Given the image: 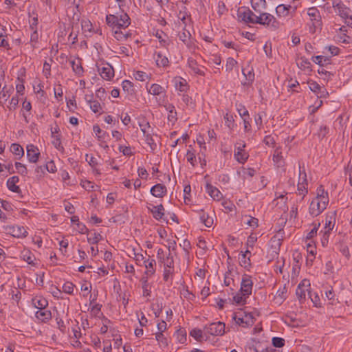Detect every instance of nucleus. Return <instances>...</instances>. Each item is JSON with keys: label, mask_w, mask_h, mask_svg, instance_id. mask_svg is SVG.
<instances>
[{"label": "nucleus", "mask_w": 352, "mask_h": 352, "mask_svg": "<svg viewBox=\"0 0 352 352\" xmlns=\"http://www.w3.org/2000/svg\"><path fill=\"white\" fill-rule=\"evenodd\" d=\"M197 212L199 214V219L205 226L208 228L212 227L213 225V218L206 213L203 209L197 210Z\"/></svg>", "instance_id": "nucleus-23"}, {"label": "nucleus", "mask_w": 352, "mask_h": 352, "mask_svg": "<svg viewBox=\"0 0 352 352\" xmlns=\"http://www.w3.org/2000/svg\"><path fill=\"white\" fill-rule=\"evenodd\" d=\"M255 24L264 25L272 31H276L280 28L279 21L272 14L265 12L256 14Z\"/></svg>", "instance_id": "nucleus-2"}, {"label": "nucleus", "mask_w": 352, "mask_h": 352, "mask_svg": "<svg viewBox=\"0 0 352 352\" xmlns=\"http://www.w3.org/2000/svg\"><path fill=\"white\" fill-rule=\"evenodd\" d=\"M204 331L211 336H222L225 333V324L221 322H212L204 327Z\"/></svg>", "instance_id": "nucleus-7"}, {"label": "nucleus", "mask_w": 352, "mask_h": 352, "mask_svg": "<svg viewBox=\"0 0 352 352\" xmlns=\"http://www.w3.org/2000/svg\"><path fill=\"white\" fill-rule=\"evenodd\" d=\"M168 113V120L173 125L177 120V113L175 106L171 103H166L164 105Z\"/></svg>", "instance_id": "nucleus-19"}, {"label": "nucleus", "mask_w": 352, "mask_h": 352, "mask_svg": "<svg viewBox=\"0 0 352 352\" xmlns=\"http://www.w3.org/2000/svg\"><path fill=\"white\" fill-rule=\"evenodd\" d=\"M292 8L290 5L286 6L284 4L278 5L276 8V12L278 16L285 17L288 16L289 9Z\"/></svg>", "instance_id": "nucleus-33"}, {"label": "nucleus", "mask_w": 352, "mask_h": 352, "mask_svg": "<svg viewBox=\"0 0 352 352\" xmlns=\"http://www.w3.org/2000/svg\"><path fill=\"white\" fill-rule=\"evenodd\" d=\"M336 212L332 211L329 212L327 214L325 218V223L323 229H327L329 230H332L336 224Z\"/></svg>", "instance_id": "nucleus-22"}, {"label": "nucleus", "mask_w": 352, "mask_h": 352, "mask_svg": "<svg viewBox=\"0 0 352 352\" xmlns=\"http://www.w3.org/2000/svg\"><path fill=\"white\" fill-rule=\"evenodd\" d=\"M28 16L31 19L30 20V28L32 30H37V25L38 24V14L34 10L28 12Z\"/></svg>", "instance_id": "nucleus-36"}, {"label": "nucleus", "mask_w": 352, "mask_h": 352, "mask_svg": "<svg viewBox=\"0 0 352 352\" xmlns=\"http://www.w3.org/2000/svg\"><path fill=\"white\" fill-rule=\"evenodd\" d=\"M323 198L329 199L328 192L324 190L322 186H320L317 188V195L314 199H318V200H322V199H323Z\"/></svg>", "instance_id": "nucleus-44"}, {"label": "nucleus", "mask_w": 352, "mask_h": 352, "mask_svg": "<svg viewBox=\"0 0 352 352\" xmlns=\"http://www.w3.org/2000/svg\"><path fill=\"white\" fill-rule=\"evenodd\" d=\"M307 14L311 17L313 21V25L316 26L320 23L321 17L319 10L316 7H311L308 9Z\"/></svg>", "instance_id": "nucleus-25"}, {"label": "nucleus", "mask_w": 352, "mask_h": 352, "mask_svg": "<svg viewBox=\"0 0 352 352\" xmlns=\"http://www.w3.org/2000/svg\"><path fill=\"white\" fill-rule=\"evenodd\" d=\"M12 90V87H8L6 85H4L0 92V99L7 100L8 98L10 96Z\"/></svg>", "instance_id": "nucleus-43"}, {"label": "nucleus", "mask_w": 352, "mask_h": 352, "mask_svg": "<svg viewBox=\"0 0 352 352\" xmlns=\"http://www.w3.org/2000/svg\"><path fill=\"white\" fill-rule=\"evenodd\" d=\"M19 182V178L18 176H12L10 177L7 181V187L8 188L14 192L19 193L21 192V189L16 184Z\"/></svg>", "instance_id": "nucleus-24"}, {"label": "nucleus", "mask_w": 352, "mask_h": 352, "mask_svg": "<svg viewBox=\"0 0 352 352\" xmlns=\"http://www.w3.org/2000/svg\"><path fill=\"white\" fill-rule=\"evenodd\" d=\"M309 297L315 307H320V298L316 292H309Z\"/></svg>", "instance_id": "nucleus-52"}, {"label": "nucleus", "mask_w": 352, "mask_h": 352, "mask_svg": "<svg viewBox=\"0 0 352 352\" xmlns=\"http://www.w3.org/2000/svg\"><path fill=\"white\" fill-rule=\"evenodd\" d=\"M93 130L99 141H103L105 138V135H107L106 132L101 130L98 125H94L93 126Z\"/></svg>", "instance_id": "nucleus-51"}, {"label": "nucleus", "mask_w": 352, "mask_h": 352, "mask_svg": "<svg viewBox=\"0 0 352 352\" xmlns=\"http://www.w3.org/2000/svg\"><path fill=\"white\" fill-rule=\"evenodd\" d=\"M107 23L113 28H126L130 24V18L127 14L124 13L119 17L113 14H109L106 16Z\"/></svg>", "instance_id": "nucleus-3"}, {"label": "nucleus", "mask_w": 352, "mask_h": 352, "mask_svg": "<svg viewBox=\"0 0 352 352\" xmlns=\"http://www.w3.org/2000/svg\"><path fill=\"white\" fill-rule=\"evenodd\" d=\"M144 264L146 268L145 274H147L148 276L153 275L155 272V260L153 258H148L147 260L144 261Z\"/></svg>", "instance_id": "nucleus-28"}, {"label": "nucleus", "mask_w": 352, "mask_h": 352, "mask_svg": "<svg viewBox=\"0 0 352 352\" xmlns=\"http://www.w3.org/2000/svg\"><path fill=\"white\" fill-rule=\"evenodd\" d=\"M98 72L100 76L106 80H109L114 76V69L109 63H103L98 66Z\"/></svg>", "instance_id": "nucleus-11"}, {"label": "nucleus", "mask_w": 352, "mask_h": 352, "mask_svg": "<svg viewBox=\"0 0 352 352\" xmlns=\"http://www.w3.org/2000/svg\"><path fill=\"white\" fill-rule=\"evenodd\" d=\"M148 205L147 208L152 213L154 219L158 221L163 219L165 209L162 204L153 206L151 204H148Z\"/></svg>", "instance_id": "nucleus-13"}, {"label": "nucleus", "mask_w": 352, "mask_h": 352, "mask_svg": "<svg viewBox=\"0 0 352 352\" xmlns=\"http://www.w3.org/2000/svg\"><path fill=\"white\" fill-rule=\"evenodd\" d=\"M174 274V269H168L164 268L163 272V279L166 282H168L170 279V284L172 283V278L170 277L173 276Z\"/></svg>", "instance_id": "nucleus-61"}, {"label": "nucleus", "mask_w": 352, "mask_h": 352, "mask_svg": "<svg viewBox=\"0 0 352 352\" xmlns=\"http://www.w3.org/2000/svg\"><path fill=\"white\" fill-rule=\"evenodd\" d=\"M248 298L249 296H243V294L241 292V291H239L233 296V301L237 305H243L246 303Z\"/></svg>", "instance_id": "nucleus-34"}, {"label": "nucleus", "mask_w": 352, "mask_h": 352, "mask_svg": "<svg viewBox=\"0 0 352 352\" xmlns=\"http://www.w3.org/2000/svg\"><path fill=\"white\" fill-rule=\"evenodd\" d=\"M74 287L75 285L72 282L67 281L63 284L62 289L63 292L68 294H73Z\"/></svg>", "instance_id": "nucleus-55"}, {"label": "nucleus", "mask_w": 352, "mask_h": 352, "mask_svg": "<svg viewBox=\"0 0 352 352\" xmlns=\"http://www.w3.org/2000/svg\"><path fill=\"white\" fill-rule=\"evenodd\" d=\"M251 6L256 13H260L267 8L265 0H251Z\"/></svg>", "instance_id": "nucleus-27"}, {"label": "nucleus", "mask_w": 352, "mask_h": 352, "mask_svg": "<svg viewBox=\"0 0 352 352\" xmlns=\"http://www.w3.org/2000/svg\"><path fill=\"white\" fill-rule=\"evenodd\" d=\"M232 319L236 324L244 328L252 326L255 322L254 314L243 309L234 312L232 314Z\"/></svg>", "instance_id": "nucleus-1"}, {"label": "nucleus", "mask_w": 352, "mask_h": 352, "mask_svg": "<svg viewBox=\"0 0 352 352\" xmlns=\"http://www.w3.org/2000/svg\"><path fill=\"white\" fill-rule=\"evenodd\" d=\"M188 65L195 74H198L202 76L206 75L204 71L206 68L204 66L199 65L197 60L192 58L188 59Z\"/></svg>", "instance_id": "nucleus-17"}, {"label": "nucleus", "mask_w": 352, "mask_h": 352, "mask_svg": "<svg viewBox=\"0 0 352 352\" xmlns=\"http://www.w3.org/2000/svg\"><path fill=\"white\" fill-rule=\"evenodd\" d=\"M54 140L52 141V144L54 146V147L61 151H64V147L62 145L60 138L59 135H56L55 138H53Z\"/></svg>", "instance_id": "nucleus-64"}, {"label": "nucleus", "mask_w": 352, "mask_h": 352, "mask_svg": "<svg viewBox=\"0 0 352 352\" xmlns=\"http://www.w3.org/2000/svg\"><path fill=\"white\" fill-rule=\"evenodd\" d=\"M22 258L24 261H25L28 264L34 265V255L28 250L24 251L22 252Z\"/></svg>", "instance_id": "nucleus-54"}, {"label": "nucleus", "mask_w": 352, "mask_h": 352, "mask_svg": "<svg viewBox=\"0 0 352 352\" xmlns=\"http://www.w3.org/2000/svg\"><path fill=\"white\" fill-rule=\"evenodd\" d=\"M89 103L90 108L94 113H100L102 110V107L100 102L97 100H87Z\"/></svg>", "instance_id": "nucleus-60"}, {"label": "nucleus", "mask_w": 352, "mask_h": 352, "mask_svg": "<svg viewBox=\"0 0 352 352\" xmlns=\"http://www.w3.org/2000/svg\"><path fill=\"white\" fill-rule=\"evenodd\" d=\"M329 199H324L318 200L314 199L309 206V214L313 217H317L321 214L329 204Z\"/></svg>", "instance_id": "nucleus-4"}, {"label": "nucleus", "mask_w": 352, "mask_h": 352, "mask_svg": "<svg viewBox=\"0 0 352 352\" xmlns=\"http://www.w3.org/2000/svg\"><path fill=\"white\" fill-rule=\"evenodd\" d=\"M206 190L207 193L214 199L216 201H219L222 197L223 195L220 192V190L216 188L215 186H213L210 183H207L206 185Z\"/></svg>", "instance_id": "nucleus-20"}, {"label": "nucleus", "mask_w": 352, "mask_h": 352, "mask_svg": "<svg viewBox=\"0 0 352 352\" xmlns=\"http://www.w3.org/2000/svg\"><path fill=\"white\" fill-rule=\"evenodd\" d=\"M282 239L278 238L276 236H273L271 239L272 247H274L275 250L274 252L276 254H278V250H279L281 245Z\"/></svg>", "instance_id": "nucleus-57"}, {"label": "nucleus", "mask_w": 352, "mask_h": 352, "mask_svg": "<svg viewBox=\"0 0 352 352\" xmlns=\"http://www.w3.org/2000/svg\"><path fill=\"white\" fill-rule=\"evenodd\" d=\"M253 287V281L252 277L248 274H243L241 282V292L243 296H250L252 294Z\"/></svg>", "instance_id": "nucleus-8"}, {"label": "nucleus", "mask_w": 352, "mask_h": 352, "mask_svg": "<svg viewBox=\"0 0 352 352\" xmlns=\"http://www.w3.org/2000/svg\"><path fill=\"white\" fill-rule=\"evenodd\" d=\"M173 82L174 83L175 89L180 92H186L189 88L186 80L180 76L175 77L173 80Z\"/></svg>", "instance_id": "nucleus-16"}, {"label": "nucleus", "mask_w": 352, "mask_h": 352, "mask_svg": "<svg viewBox=\"0 0 352 352\" xmlns=\"http://www.w3.org/2000/svg\"><path fill=\"white\" fill-rule=\"evenodd\" d=\"M35 317L38 321L45 323L52 318V312L46 308L39 309L36 311Z\"/></svg>", "instance_id": "nucleus-21"}, {"label": "nucleus", "mask_w": 352, "mask_h": 352, "mask_svg": "<svg viewBox=\"0 0 352 352\" xmlns=\"http://www.w3.org/2000/svg\"><path fill=\"white\" fill-rule=\"evenodd\" d=\"M223 118L225 120V124L228 129L233 130L236 127V125L235 124V121L232 114H231L229 112H227L224 115Z\"/></svg>", "instance_id": "nucleus-37"}, {"label": "nucleus", "mask_w": 352, "mask_h": 352, "mask_svg": "<svg viewBox=\"0 0 352 352\" xmlns=\"http://www.w3.org/2000/svg\"><path fill=\"white\" fill-rule=\"evenodd\" d=\"M32 302L38 310L45 309L48 306V301L43 297H35L32 298Z\"/></svg>", "instance_id": "nucleus-30"}, {"label": "nucleus", "mask_w": 352, "mask_h": 352, "mask_svg": "<svg viewBox=\"0 0 352 352\" xmlns=\"http://www.w3.org/2000/svg\"><path fill=\"white\" fill-rule=\"evenodd\" d=\"M15 167L17 170L18 173L23 176H25L28 174V169L26 166L21 162H15Z\"/></svg>", "instance_id": "nucleus-62"}, {"label": "nucleus", "mask_w": 352, "mask_h": 352, "mask_svg": "<svg viewBox=\"0 0 352 352\" xmlns=\"http://www.w3.org/2000/svg\"><path fill=\"white\" fill-rule=\"evenodd\" d=\"M236 110L242 118H246V117H248V118H249V116H250L249 112L244 105H243L242 104H237Z\"/></svg>", "instance_id": "nucleus-58"}, {"label": "nucleus", "mask_w": 352, "mask_h": 352, "mask_svg": "<svg viewBox=\"0 0 352 352\" xmlns=\"http://www.w3.org/2000/svg\"><path fill=\"white\" fill-rule=\"evenodd\" d=\"M237 16L241 21L245 23L255 24V18L256 14L249 8L239 10Z\"/></svg>", "instance_id": "nucleus-10"}, {"label": "nucleus", "mask_w": 352, "mask_h": 352, "mask_svg": "<svg viewBox=\"0 0 352 352\" xmlns=\"http://www.w3.org/2000/svg\"><path fill=\"white\" fill-rule=\"evenodd\" d=\"M102 239L100 234L94 232L87 237V241L91 244H97Z\"/></svg>", "instance_id": "nucleus-50"}, {"label": "nucleus", "mask_w": 352, "mask_h": 352, "mask_svg": "<svg viewBox=\"0 0 352 352\" xmlns=\"http://www.w3.org/2000/svg\"><path fill=\"white\" fill-rule=\"evenodd\" d=\"M176 337L177 340L184 344L186 341V331L184 329H179L176 331Z\"/></svg>", "instance_id": "nucleus-53"}, {"label": "nucleus", "mask_w": 352, "mask_h": 352, "mask_svg": "<svg viewBox=\"0 0 352 352\" xmlns=\"http://www.w3.org/2000/svg\"><path fill=\"white\" fill-rule=\"evenodd\" d=\"M310 283L308 280H302L297 287L296 294L300 302L306 299L307 293L309 294Z\"/></svg>", "instance_id": "nucleus-9"}, {"label": "nucleus", "mask_w": 352, "mask_h": 352, "mask_svg": "<svg viewBox=\"0 0 352 352\" xmlns=\"http://www.w3.org/2000/svg\"><path fill=\"white\" fill-rule=\"evenodd\" d=\"M243 74L245 76L246 80H247L246 82H243V84L244 85H251L254 80V73L253 70L248 71V72L246 74L245 69H243Z\"/></svg>", "instance_id": "nucleus-47"}, {"label": "nucleus", "mask_w": 352, "mask_h": 352, "mask_svg": "<svg viewBox=\"0 0 352 352\" xmlns=\"http://www.w3.org/2000/svg\"><path fill=\"white\" fill-rule=\"evenodd\" d=\"M3 230L6 234H9L16 238H25L28 236V231L22 226H6L3 227Z\"/></svg>", "instance_id": "nucleus-5"}, {"label": "nucleus", "mask_w": 352, "mask_h": 352, "mask_svg": "<svg viewBox=\"0 0 352 352\" xmlns=\"http://www.w3.org/2000/svg\"><path fill=\"white\" fill-rule=\"evenodd\" d=\"M160 261L164 264V268L174 269V258L171 252L166 257H160Z\"/></svg>", "instance_id": "nucleus-29"}, {"label": "nucleus", "mask_w": 352, "mask_h": 352, "mask_svg": "<svg viewBox=\"0 0 352 352\" xmlns=\"http://www.w3.org/2000/svg\"><path fill=\"white\" fill-rule=\"evenodd\" d=\"M10 151L17 156L16 159H21L24 155V150L23 147L16 143H13L10 146Z\"/></svg>", "instance_id": "nucleus-32"}, {"label": "nucleus", "mask_w": 352, "mask_h": 352, "mask_svg": "<svg viewBox=\"0 0 352 352\" xmlns=\"http://www.w3.org/2000/svg\"><path fill=\"white\" fill-rule=\"evenodd\" d=\"M344 291H335L332 287L325 292V296L329 301V304L337 305L344 302Z\"/></svg>", "instance_id": "nucleus-6"}, {"label": "nucleus", "mask_w": 352, "mask_h": 352, "mask_svg": "<svg viewBox=\"0 0 352 352\" xmlns=\"http://www.w3.org/2000/svg\"><path fill=\"white\" fill-rule=\"evenodd\" d=\"M148 92L154 96H158L165 92L164 88L159 84H152L149 88H147Z\"/></svg>", "instance_id": "nucleus-35"}, {"label": "nucleus", "mask_w": 352, "mask_h": 352, "mask_svg": "<svg viewBox=\"0 0 352 352\" xmlns=\"http://www.w3.org/2000/svg\"><path fill=\"white\" fill-rule=\"evenodd\" d=\"M73 72L75 73L76 76L80 77L83 75L84 69L82 66V59L80 58H76V63L75 66L72 67Z\"/></svg>", "instance_id": "nucleus-40"}, {"label": "nucleus", "mask_w": 352, "mask_h": 352, "mask_svg": "<svg viewBox=\"0 0 352 352\" xmlns=\"http://www.w3.org/2000/svg\"><path fill=\"white\" fill-rule=\"evenodd\" d=\"M250 255L251 252L249 250H246L244 252H242L241 257L239 258V263L241 266L244 268H248L250 267Z\"/></svg>", "instance_id": "nucleus-31"}, {"label": "nucleus", "mask_w": 352, "mask_h": 352, "mask_svg": "<svg viewBox=\"0 0 352 352\" xmlns=\"http://www.w3.org/2000/svg\"><path fill=\"white\" fill-rule=\"evenodd\" d=\"M122 87L123 91L126 92L128 94L133 95L135 93L133 84L130 80H123L122 82Z\"/></svg>", "instance_id": "nucleus-38"}, {"label": "nucleus", "mask_w": 352, "mask_h": 352, "mask_svg": "<svg viewBox=\"0 0 352 352\" xmlns=\"http://www.w3.org/2000/svg\"><path fill=\"white\" fill-rule=\"evenodd\" d=\"M133 76L136 80L145 81L148 78V75L142 71H135L133 72Z\"/></svg>", "instance_id": "nucleus-48"}, {"label": "nucleus", "mask_w": 352, "mask_h": 352, "mask_svg": "<svg viewBox=\"0 0 352 352\" xmlns=\"http://www.w3.org/2000/svg\"><path fill=\"white\" fill-rule=\"evenodd\" d=\"M312 226H313V228L307 234L306 238L307 239H311L314 236H316L318 228L320 226V223L319 222H318V223L314 222V223H313Z\"/></svg>", "instance_id": "nucleus-46"}, {"label": "nucleus", "mask_w": 352, "mask_h": 352, "mask_svg": "<svg viewBox=\"0 0 352 352\" xmlns=\"http://www.w3.org/2000/svg\"><path fill=\"white\" fill-rule=\"evenodd\" d=\"M301 183L302 184L307 185V175L305 168L299 165V178L298 184H301Z\"/></svg>", "instance_id": "nucleus-49"}, {"label": "nucleus", "mask_w": 352, "mask_h": 352, "mask_svg": "<svg viewBox=\"0 0 352 352\" xmlns=\"http://www.w3.org/2000/svg\"><path fill=\"white\" fill-rule=\"evenodd\" d=\"M144 137L145 138L146 143L149 146L151 150L154 151L157 147V144L153 139L150 133H146L144 135Z\"/></svg>", "instance_id": "nucleus-56"}, {"label": "nucleus", "mask_w": 352, "mask_h": 352, "mask_svg": "<svg viewBox=\"0 0 352 352\" xmlns=\"http://www.w3.org/2000/svg\"><path fill=\"white\" fill-rule=\"evenodd\" d=\"M178 36L180 41H182L187 46L189 45V41L191 37L190 32L184 28L182 32L178 34Z\"/></svg>", "instance_id": "nucleus-39"}, {"label": "nucleus", "mask_w": 352, "mask_h": 352, "mask_svg": "<svg viewBox=\"0 0 352 352\" xmlns=\"http://www.w3.org/2000/svg\"><path fill=\"white\" fill-rule=\"evenodd\" d=\"M151 193L157 198H162L167 193L166 186L162 184H157L151 188Z\"/></svg>", "instance_id": "nucleus-18"}, {"label": "nucleus", "mask_w": 352, "mask_h": 352, "mask_svg": "<svg viewBox=\"0 0 352 352\" xmlns=\"http://www.w3.org/2000/svg\"><path fill=\"white\" fill-rule=\"evenodd\" d=\"M186 156L187 161L189 163H190V164L192 166H195V162L196 161L195 151L194 149H192V148L188 149Z\"/></svg>", "instance_id": "nucleus-42"}, {"label": "nucleus", "mask_w": 352, "mask_h": 352, "mask_svg": "<svg viewBox=\"0 0 352 352\" xmlns=\"http://www.w3.org/2000/svg\"><path fill=\"white\" fill-rule=\"evenodd\" d=\"M190 336L196 340L200 341L203 338V332L201 329L195 328L190 331Z\"/></svg>", "instance_id": "nucleus-59"}, {"label": "nucleus", "mask_w": 352, "mask_h": 352, "mask_svg": "<svg viewBox=\"0 0 352 352\" xmlns=\"http://www.w3.org/2000/svg\"><path fill=\"white\" fill-rule=\"evenodd\" d=\"M81 27L84 32H92L93 25L89 20L82 19L81 21Z\"/></svg>", "instance_id": "nucleus-45"}, {"label": "nucleus", "mask_w": 352, "mask_h": 352, "mask_svg": "<svg viewBox=\"0 0 352 352\" xmlns=\"http://www.w3.org/2000/svg\"><path fill=\"white\" fill-rule=\"evenodd\" d=\"M333 7L339 16L342 18L346 19H349V8L345 6V5L342 2L336 3L335 1L333 3Z\"/></svg>", "instance_id": "nucleus-15"}, {"label": "nucleus", "mask_w": 352, "mask_h": 352, "mask_svg": "<svg viewBox=\"0 0 352 352\" xmlns=\"http://www.w3.org/2000/svg\"><path fill=\"white\" fill-rule=\"evenodd\" d=\"M332 230H329L327 229H323L320 231V234H322L321 236V243L323 247H327L329 243V239L330 234Z\"/></svg>", "instance_id": "nucleus-41"}, {"label": "nucleus", "mask_w": 352, "mask_h": 352, "mask_svg": "<svg viewBox=\"0 0 352 352\" xmlns=\"http://www.w3.org/2000/svg\"><path fill=\"white\" fill-rule=\"evenodd\" d=\"M236 64L237 61L236 60L231 57L228 58L226 64V70L229 72L232 71Z\"/></svg>", "instance_id": "nucleus-63"}, {"label": "nucleus", "mask_w": 352, "mask_h": 352, "mask_svg": "<svg viewBox=\"0 0 352 352\" xmlns=\"http://www.w3.org/2000/svg\"><path fill=\"white\" fill-rule=\"evenodd\" d=\"M153 58L155 60L157 67H166L169 65L168 58L166 56H164L160 52H155Z\"/></svg>", "instance_id": "nucleus-26"}, {"label": "nucleus", "mask_w": 352, "mask_h": 352, "mask_svg": "<svg viewBox=\"0 0 352 352\" xmlns=\"http://www.w3.org/2000/svg\"><path fill=\"white\" fill-rule=\"evenodd\" d=\"M26 149L28 161L31 163H36L40 156V151L38 147L34 144H28Z\"/></svg>", "instance_id": "nucleus-12"}, {"label": "nucleus", "mask_w": 352, "mask_h": 352, "mask_svg": "<svg viewBox=\"0 0 352 352\" xmlns=\"http://www.w3.org/2000/svg\"><path fill=\"white\" fill-rule=\"evenodd\" d=\"M239 146L236 147V151L234 153V157L237 162L241 164H244L248 158V153L243 150L245 146L244 143H237Z\"/></svg>", "instance_id": "nucleus-14"}]
</instances>
